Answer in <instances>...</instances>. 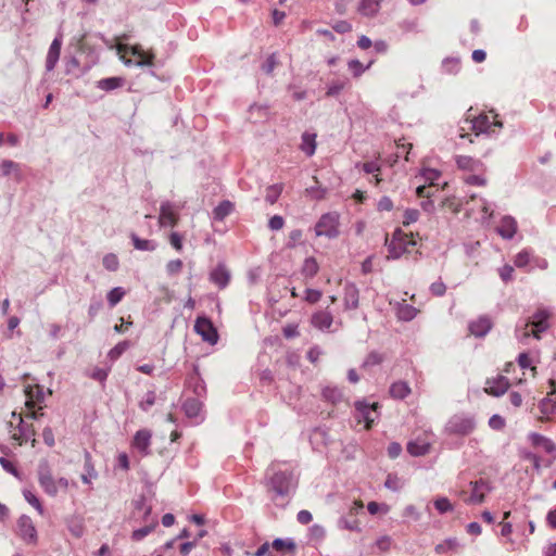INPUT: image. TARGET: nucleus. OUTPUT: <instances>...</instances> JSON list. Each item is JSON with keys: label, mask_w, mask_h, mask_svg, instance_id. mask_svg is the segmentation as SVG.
Returning a JSON list of instances; mask_svg holds the SVG:
<instances>
[{"label": "nucleus", "mask_w": 556, "mask_h": 556, "mask_svg": "<svg viewBox=\"0 0 556 556\" xmlns=\"http://www.w3.org/2000/svg\"><path fill=\"white\" fill-rule=\"evenodd\" d=\"M266 476L269 488L275 493L273 501L285 506L298 486L300 472L296 467L288 463H274L267 469Z\"/></svg>", "instance_id": "f257e3e1"}, {"label": "nucleus", "mask_w": 556, "mask_h": 556, "mask_svg": "<svg viewBox=\"0 0 556 556\" xmlns=\"http://www.w3.org/2000/svg\"><path fill=\"white\" fill-rule=\"evenodd\" d=\"M496 115L490 113H480L476 115L472 113V109H469L464 119L463 126L460 127V138H468L472 143L475 137H479L483 134L494 132L496 128L502 127V123L496 119Z\"/></svg>", "instance_id": "f03ea898"}, {"label": "nucleus", "mask_w": 556, "mask_h": 556, "mask_svg": "<svg viewBox=\"0 0 556 556\" xmlns=\"http://www.w3.org/2000/svg\"><path fill=\"white\" fill-rule=\"evenodd\" d=\"M420 237L418 233L405 232L401 228H396L389 239L386 236V245L388 248V260H397L403 255L418 254L420 247Z\"/></svg>", "instance_id": "7ed1b4c3"}, {"label": "nucleus", "mask_w": 556, "mask_h": 556, "mask_svg": "<svg viewBox=\"0 0 556 556\" xmlns=\"http://www.w3.org/2000/svg\"><path fill=\"white\" fill-rule=\"evenodd\" d=\"M552 313L546 308H538L531 314L520 327H517L516 334L520 341L529 338L541 340L542 334L551 328Z\"/></svg>", "instance_id": "20e7f679"}, {"label": "nucleus", "mask_w": 556, "mask_h": 556, "mask_svg": "<svg viewBox=\"0 0 556 556\" xmlns=\"http://www.w3.org/2000/svg\"><path fill=\"white\" fill-rule=\"evenodd\" d=\"M24 392H25V397H26V401H25L26 410L21 412L18 415L15 412L12 413V417L14 419H17L20 425L24 424L23 415L26 418H31V419L38 418V416L40 415L39 410L42 409L41 403L43 402V399H45L43 389L38 384L26 387Z\"/></svg>", "instance_id": "39448f33"}, {"label": "nucleus", "mask_w": 556, "mask_h": 556, "mask_svg": "<svg viewBox=\"0 0 556 556\" xmlns=\"http://www.w3.org/2000/svg\"><path fill=\"white\" fill-rule=\"evenodd\" d=\"M116 50L117 54L126 65H153L154 54L152 52L144 51L139 45L128 46L126 43H117Z\"/></svg>", "instance_id": "423d86ee"}, {"label": "nucleus", "mask_w": 556, "mask_h": 556, "mask_svg": "<svg viewBox=\"0 0 556 556\" xmlns=\"http://www.w3.org/2000/svg\"><path fill=\"white\" fill-rule=\"evenodd\" d=\"M38 480L40 486L50 496H55L60 490H66L70 485L68 480L65 478L54 480L51 470L46 463L39 465Z\"/></svg>", "instance_id": "0eeeda50"}, {"label": "nucleus", "mask_w": 556, "mask_h": 556, "mask_svg": "<svg viewBox=\"0 0 556 556\" xmlns=\"http://www.w3.org/2000/svg\"><path fill=\"white\" fill-rule=\"evenodd\" d=\"M354 406L355 419L357 422H364L365 429H370L379 417V404L377 402L368 403L367 401L363 400L355 402Z\"/></svg>", "instance_id": "6e6552de"}, {"label": "nucleus", "mask_w": 556, "mask_h": 556, "mask_svg": "<svg viewBox=\"0 0 556 556\" xmlns=\"http://www.w3.org/2000/svg\"><path fill=\"white\" fill-rule=\"evenodd\" d=\"M470 494L466 490L459 492V497L467 504H480L484 501L485 495L491 491L488 481L480 479L469 483Z\"/></svg>", "instance_id": "1a4fd4ad"}, {"label": "nucleus", "mask_w": 556, "mask_h": 556, "mask_svg": "<svg viewBox=\"0 0 556 556\" xmlns=\"http://www.w3.org/2000/svg\"><path fill=\"white\" fill-rule=\"evenodd\" d=\"M316 236H325L328 238H336L339 236V214L327 213L324 214L315 226Z\"/></svg>", "instance_id": "9d476101"}, {"label": "nucleus", "mask_w": 556, "mask_h": 556, "mask_svg": "<svg viewBox=\"0 0 556 556\" xmlns=\"http://www.w3.org/2000/svg\"><path fill=\"white\" fill-rule=\"evenodd\" d=\"M435 435L427 430H420L416 433L413 441L407 444V452H427L433 447Z\"/></svg>", "instance_id": "9b49d317"}, {"label": "nucleus", "mask_w": 556, "mask_h": 556, "mask_svg": "<svg viewBox=\"0 0 556 556\" xmlns=\"http://www.w3.org/2000/svg\"><path fill=\"white\" fill-rule=\"evenodd\" d=\"M194 330L202 339L211 344H215L218 340L217 330L212 321L206 317H198L194 324Z\"/></svg>", "instance_id": "f8f14e48"}, {"label": "nucleus", "mask_w": 556, "mask_h": 556, "mask_svg": "<svg viewBox=\"0 0 556 556\" xmlns=\"http://www.w3.org/2000/svg\"><path fill=\"white\" fill-rule=\"evenodd\" d=\"M17 532L24 541L28 543H36L37 531L30 517L23 515L18 518Z\"/></svg>", "instance_id": "ddd939ff"}, {"label": "nucleus", "mask_w": 556, "mask_h": 556, "mask_svg": "<svg viewBox=\"0 0 556 556\" xmlns=\"http://www.w3.org/2000/svg\"><path fill=\"white\" fill-rule=\"evenodd\" d=\"M539 409L541 415L540 420H549L551 416L556 414V389L554 388L540 404Z\"/></svg>", "instance_id": "4468645a"}, {"label": "nucleus", "mask_w": 556, "mask_h": 556, "mask_svg": "<svg viewBox=\"0 0 556 556\" xmlns=\"http://www.w3.org/2000/svg\"><path fill=\"white\" fill-rule=\"evenodd\" d=\"M485 384V392L493 396L503 395L509 388L508 379L502 375L496 378L488 379Z\"/></svg>", "instance_id": "2eb2a0df"}, {"label": "nucleus", "mask_w": 556, "mask_h": 556, "mask_svg": "<svg viewBox=\"0 0 556 556\" xmlns=\"http://www.w3.org/2000/svg\"><path fill=\"white\" fill-rule=\"evenodd\" d=\"M388 392L393 400H405L412 394V388L407 381L396 380L391 383Z\"/></svg>", "instance_id": "dca6fc26"}, {"label": "nucleus", "mask_w": 556, "mask_h": 556, "mask_svg": "<svg viewBox=\"0 0 556 556\" xmlns=\"http://www.w3.org/2000/svg\"><path fill=\"white\" fill-rule=\"evenodd\" d=\"M159 223L161 226L169 225V226L174 227L177 225L178 215L173 210L172 204L163 203L161 205Z\"/></svg>", "instance_id": "f3484780"}, {"label": "nucleus", "mask_w": 556, "mask_h": 556, "mask_svg": "<svg viewBox=\"0 0 556 556\" xmlns=\"http://www.w3.org/2000/svg\"><path fill=\"white\" fill-rule=\"evenodd\" d=\"M497 232L505 239H511L517 232V222L511 216H504L497 227Z\"/></svg>", "instance_id": "a211bd4d"}, {"label": "nucleus", "mask_w": 556, "mask_h": 556, "mask_svg": "<svg viewBox=\"0 0 556 556\" xmlns=\"http://www.w3.org/2000/svg\"><path fill=\"white\" fill-rule=\"evenodd\" d=\"M382 0H361L357 12L366 17H374L378 14Z\"/></svg>", "instance_id": "6ab92c4d"}, {"label": "nucleus", "mask_w": 556, "mask_h": 556, "mask_svg": "<svg viewBox=\"0 0 556 556\" xmlns=\"http://www.w3.org/2000/svg\"><path fill=\"white\" fill-rule=\"evenodd\" d=\"M457 167L462 170L478 172L483 169V163L468 155L456 156Z\"/></svg>", "instance_id": "aec40b11"}, {"label": "nucleus", "mask_w": 556, "mask_h": 556, "mask_svg": "<svg viewBox=\"0 0 556 556\" xmlns=\"http://www.w3.org/2000/svg\"><path fill=\"white\" fill-rule=\"evenodd\" d=\"M61 47H62V40L60 38H54L52 43L50 45L47 60H46V68L47 71H52L60 58L61 53Z\"/></svg>", "instance_id": "412c9836"}, {"label": "nucleus", "mask_w": 556, "mask_h": 556, "mask_svg": "<svg viewBox=\"0 0 556 556\" xmlns=\"http://www.w3.org/2000/svg\"><path fill=\"white\" fill-rule=\"evenodd\" d=\"M491 327H492V323H491L490 318L482 316V317H479L477 320L470 323L469 331L471 334H473L476 337H483L489 332Z\"/></svg>", "instance_id": "4be33fe9"}, {"label": "nucleus", "mask_w": 556, "mask_h": 556, "mask_svg": "<svg viewBox=\"0 0 556 556\" xmlns=\"http://www.w3.org/2000/svg\"><path fill=\"white\" fill-rule=\"evenodd\" d=\"M210 278L212 282L223 289L229 283L230 274L224 265H218L212 270Z\"/></svg>", "instance_id": "5701e85b"}, {"label": "nucleus", "mask_w": 556, "mask_h": 556, "mask_svg": "<svg viewBox=\"0 0 556 556\" xmlns=\"http://www.w3.org/2000/svg\"><path fill=\"white\" fill-rule=\"evenodd\" d=\"M332 315L327 311L316 312L311 318L312 325L320 330L329 329L332 325Z\"/></svg>", "instance_id": "b1692460"}, {"label": "nucleus", "mask_w": 556, "mask_h": 556, "mask_svg": "<svg viewBox=\"0 0 556 556\" xmlns=\"http://www.w3.org/2000/svg\"><path fill=\"white\" fill-rule=\"evenodd\" d=\"M529 439L533 448L543 450L544 452H554L556 448L555 444L544 435L532 433Z\"/></svg>", "instance_id": "393cba45"}, {"label": "nucleus", "mask_w": 556, "mask_h": 556, "mask_svg": "<svg viewBox=\"0 0 556 556\" xmlns=\"http://www.w3.org/2000/svg\"><path fill=\"white\" fill-rule=\"evenodd\" d=\"M0 168L3 176L13 175L16 181L22 180V172L20 164L10 160H5L1 163Z\"/></svg>", "instance_id": "a878e982"}, {"label": "nucleus", "mask_w": 556, "mask_h": 556, "mask_svg": "<svg viewBox=\"0 0 556 556\" xmlns=\"http://www.w3.org/2000/svg\"><path fill=\"white\" fill-rule=\"evenodd\" d=\"M300 149L308 156H312L316 150V135L304 132L302 135V143Z\"/></svg>", "instance_id": "bb28decb"}, {"label": "nucleus", "mask_w": 556, "mask_h": 556, "mask_svg": "<svg viewBox=\"0 0 556 556\" xmlns=\"http://www.w3.org/2000/svg\"><path fill=\"white\" fill-rule=\"evenodd\" d=\"M418 309L414 306L406 303V300L403 299V303L399 304L397 307V317L401 320L409 321L417 315Z\"/></svg>", "instance_id": "cd10ccee"}, {"label": "nucleus", "mask_w": 556, "mask_h": 556, "mask_svg": "<svg viewBox=\"0 0 556 556\" xmlns=\"http://www.w3.org/2000/svg\"><path fill=\"white\" fill-rule=\"evenodd\" d=\"M151 433L148 430H139L134 438V446L140 451L148 448Z\"/></svg>", "instance_id": "c85d7f7f"}, {"label": "nucleus", "mask_w": 556, "mask_h": 556, "mask_svg": "<svg viewBox=\"0 0 556 556\" xmlns=\"http://www.w3.org/2000/svg\"><path fill=\"white\" fill-rule=\"evenodd\" d=\"M319 270V265L314 257L305 258L302 266V275L305 278H313Z\"/></svg>", "instance_id": "c756f323"}, {"label": "nucleus", "mask_w": 556, "mask_h": 556, "mask_svg": "<svg viewBox=\"0 0 556 556\" xmlns=\"http://www.w3.org/2000/svg\"><path fill=\"white\" fill-rule=\"evenodd\" d=\"M271 548L276 552H293L295 543L291 539H276L271 543Z\"/></svg>", "instance_id": "7c9ffc66"}, {"label": "nucleus", "mask_w": 556, "mask_h": 556, "mask_svg": "<svg viewBox=\"0 0 556 556\" xmlns=\"http://www.w3.org/2000/svg\"><path fill=\"white\" fill-rule=\"evenodd\" d=\"M323 397L332 404H337L342 401L343 394L338 388L326 387L323 390Z\"/></svg>", "instance_id": "2f4dec72"}, {"label": "nucleus", "mask_w": 556, "mask_h": 556, "mask_svg": "<svg viewBox=\"0 0 556 556\" xmlns=\"http://www.w3.org/2000/svg\"><path fill=\"white\" fill-rule=\"evenodd\" d=\"M283 190L282 184H275L266 188L265 200L269 204H275Z\"/></svg>", "instance_id": "473e14b6"}, {"label": "nucleus", "mask_w": 556, "mask_h": 556, "mask_svg": "<svg viewBox=\"0 0 556 556\" xmlns=\"http://www.w3.org/2000/svg\"><path fill=\"white\" fill-rule=\"evenodd\" d=\"M233 211V204L230 201H223L214 208V217L223 220Z\"/></svg>", "instance_id": "72a5a7b5"}, {"label": "nucleus", "mask_w": 556, "mask_h": 556, "mask_svg": "<svg viewBox=\"0 0 556 556\" xmlns=\"http://www.w3.org/2000/svg\"><path fill=\"white\" fill-rule=\"evenodd\" d=\"M123 85V79L119 77L103 78L98 81V87L105 91H111L119 88Z\"/></svg>", "instance_id": "f704fd0d"}, {"label": "nucleus", "mask_w": 556, "mask_h": 556, "mask_svg": "<svg viewBox=\"0 0 556 556\" xmlns=\"http://www.w3.org/2000/svg\"><path fill=\"white\" fill-rule=\"evenodd\" d=\"M98 477L97 471L94 470L91 459L89 455L86 457L85 460V472L81 475V480L84 483L91 485L92 480Z\"/></svg>", "instance_id": "c9c22d12"}, {"label": "nucleus", "mask_w": 556, "mask_h": 556, "mask_svg": "<svg viewBox=\"0 0 556 556\" xmlns=\"http://www.w3.org/2000/svg\"><path fill=\"white\" fill-rule=\"evenodd\" d=\"M131 240H132L135 249L140 250V251H154L156 248V244L153 241L147 240V239H140L135 233L131 235Z\"/></svg>", "instance_id": "e433bc0d"}, {"label": "nucleus", "mask_w": 556, "mask_h": 556, "mask_svg": "<svg viewBox=\"0 0 556 556\" xmlns=\"http://www.w3.org/2000/svg\"><path fill=\"white\" fill-rule=\"evenodd\" d=\"M156 525H157V521L155 519H153L150 525H147L142 528L135 530L131 534V539L134 541H141L142 539H144L148 534H150L154 530Z\"/></svg>", "instance_id": "4c0bfd02"}, {"label": "nucleus", "mask_w": 556, "mask_h": 556, "mask_svg": "<svg viewBox=\"0 0 556 556\" xmlns=\"http://www.w3.org/2000/svg\"><path fill=\"white\" fill-rule=\"evenodd\" d=\"M68 531L75 538H81L85 533V526L81 519H72L68 522Z\"/></svg>", "instance_id": "58836bf2"}, {"label": "nucleus", "mask_w": 556, "mask_h": 556, "mask_svg": "<svg viewBox=\"0 0 556 556\" xmlns=\"http://www.w3.org/2000/svg\"><path fill=\"white\" fill-rule=\"evenodd\" d=\"M404 480L397 477L396 475L389 473L386 479L384 485L389 490L399 491L404 486Z\"/></svg>", "instance_id": "ea45409f"}, {"label": "nucleus", "mask_w": 556, "mask_h": 556, "mask_svg": "<svg viewBox=\"0 0 556 556\" xmlns=\"http://www.w3.org/2000/svg\"><path fill=\"white\" fill-rule=\"evenodd\" d=\"M23 495L25 500L40 514H45L43 506L41 505L39 498L30 491V490H24Z\"/></svg>", "instance_id": "a19ab883"}, {"label": "nucleus", "mask_w": 556, "mask_h": 556, "mask_svg": "<svg viewBox=\"0 0 556 556\" xmlns=\"http://www.w3.org/2000/svg\"><path fill=\"white\" fill-rule=\"evenodd\" d=\"M128 348L129 342L122 341L109 351L108 356L110 357L111 361H116Z\"/></svg>", "instance_id": "79ce46f5"}, {"label": "nucleus", "mask_w": 556, "mask_h": 556, "mask_svg": "<svg viewBox=\"0 0 556 556\" xmlns=\"http://www.w3.org/2000/svg\"><path fill=\"white\" fill-rule=\"evenodd\" d=\"M125 295V291L121 287L113 288L108 293V302L111 307L115 306L118 302L122 301L123 296Z\"/></svg>", "instance_id": "37998d69"}, {"label": "nucleus", "mask_w": 556, "mask_h": 556, "mask_svg": "<svg viewBox=\"0 0 556 556\" xmlns=\"http://www.w3.org/2000/svg\"><path fill=\"white\" fill-rule=\"evenodd\" d=\"M457 546H458V543L455 539H447L444 542H442L435 546V552L438 554H444L450 551L456 549Z\"/></svg>", "instance_id": "c03bdc74"}, {"label": "nucleus", "mask_w": 556, "mask_h": 556, "mask_svg": "<svg viewBox=\"0 0 556 556\" xmlns=\"http://www.w3.org/2000/svg\"><path fill=\"white\" fill-rule=\"evenodd\" d=\"M102 263H103V266L110 271H115L118 268V264H119L117 256L113 253L106 254L103 257Z\"/></svg>", "instance_id": "a18cd8bd"}, {"label": "nucleus", "mask_w": 556, "mask_h": 556, "mask_svg": "<svg viewBox=\"0 0 556 556\" xmlns=\"http://www.w3.org/2000/svg\"><path fill=\"white\" fill-rule=\"evenodd\" d=\"M383 361L382 356L377 352H371L367 355L363 363V368L372 367L381 364Z\"/></svg>", "instance_id": "49530a36"}, {"label": "nucleus", "mask_w": 556, "mask_h": 556, "mask_svg": "<svg viewBox=\"0 0 556 556\" xmlns=\"http://www.w3.org/2000/svg\"><path fill=\"white\" fill-rule=\"evenodd\" d=\"M419 218V212L418 210H415V208H407L405 212H404V215H403V225L404 226H408L415 222H417Z\"/></svg>", "instance_id": "de8ad7c7"}, {"label": "nucleus", "mask_w": 556, "mask_h": 556, "mask_svg": "<svg viewBox=\"0 0 556 556\" xmlns=\"http://www.w3.org/2000/svg\"><path fill=\"white\" fill-rule=\"evenodd\" d=\"M529 263H530V253L528 251H526V250L519 252L515 256L514 264L518 268H522V267L527 266Z\"/></svg>", "instance_id": "09e8293b"}, {"label": "nucleus", "mask_w": 556, "mask_h": 556, "mask_svg": "<svg viewBox=\"0 0 556 556\" xmlns=\"http://www.w3.org/2000/svg\"><path fill=\"white\" fill-rule=\"evenodd\" d=\"M434 506L440 514L451 511L453 509L452 504L446 497H439L434 501Z\"/></svg>", "instance_id": "8fccbe9b"}, {"label": "nucleus", "mask_w": 556, "mask_h": 556, "mask_svg": "<svg viewBox=\"0 0 556 556\" xmlns=\"http://www.w3.org/2000/svg\"><path fill=\"white\" fill-rule=\"evenodd\" d=\"M464 181H465V184L471 185V186H485V184H486V179L484 176L473 175V174L465 176Z\"/></svg>", "instance_id": "3c124183"}, {"label": "nucleus", "mask_w": 556, "mask_h": 556, "mask_svg": "<svg viewBox=\"0 0 556 556\" xmlns=\"http://www.w3.org/2000/svg\"><path fill=\"white\" fill-rule=\"evenodd\" d=\"M182 261L181 260H173V261H169L166 265V271L168 275L170 276H174L178 273H180V270L182 269Z\"/></svg>", "instance_id": "603ef678"}, {"label": "nucleus", "mask_w": 556, "mask_h": 556, "mask_svg": "<svg viewBox=\"0 0 556 556\" xmlns=\"http://www.w3.org/2000/svg\"><path fill=\"white\" fill-rule=\"evenodd\" d=\"M348 65L354 77H359L366 70V67L358 60H351Z\"/></svg>", "instance_id": "864d4df0"}, {"label": "nucleus", "mask_w": 556, "mask_h": 556, "mask_svg": "<svg viewBox=\"0 0 556 556\" xmlns=\"http://www.w3.org/2000/svg\"><path fill=\"white\" fill-rule=\"evenodd\" d=\"M430 291L435 296H442L446 292V286L442 280H438L431 283Z\"/></svg>", "instance_id": "5fc2aeb1"}, {"label": "nucleus", "mask_w": 556, "mask_h": 556, "mask_svg": "<svg viewBox=\"0 0 556 556\" xmlns=\"http://www.w3.org/2000/svg\"><path fill=\"white\" fill-rule=\"evenodd\" d=\"M323 296L321 291L315 290V289H306L305 291V301L315 304L317 303Z\"/></svg>", "instance_id": "6e6d98bb"}, {"label": "nucleus", "mask_w": 556, "mask_h": 556, "mask_svg": "<svg viewBox=\"0 0 556 556\" xmlns=\"http://www.w3.org/2000/svg\"><path fill=\"white\" fill-rule=\"evenodd\" d=\"M298 325L296 324H287L283 328H282V333L285 336V338L287 339H292V338H295L300 334L299 332V329H298Z\"/></svg>", "instance_id": "4d7b16f0"}, {"label": "nucleus", "mask_w": 556, "mask_h": 556, "mask_svg": "<svg viewBox=\"0 0 556 556\" xmlns=\"http://www.w3.org/2000/svg\"><path fill=\"white\" fill-rule=\"evenodd\" d=\"M326 531L319 525H314L309 528V535L315 541H321L325 538Z\"/></svg>", "instance_id": "13d9d810"}, {"label": "nucleus", "mask_w": 556, "mask_h": 556, "mask_svg": "<svg viewBox=\"0 0 556 556\" xmlns=\"http://www.w3.org/2000/svg\"><path fill=\"white\" fill-rule=\"evenodd\" d=\"M277 64V56L275 53H273L266 59L265 63L263 64V71L266 74H271Z\"/></svg>", "instance_id": "bf43d9fd"}, {"label": "nucleus", "mask_w": 556, "mask_h": 556, "mask_svg": "<svg viewBox=\"0 0 556 556\" xmlns=\"http://www.w3.org/2000/svg\"><path fill=\"white\" fill-rule=\"evenodd\" d=\"M518 364L522 369L530 368L533 372V376L535 375L536 368L534 366H531V358L528 354L521 353L518 357Z\"/></svg>", "instance_id": "052dcab7"}, {"label": "nucleus", "mask_w": 556, "mask_h": 556, "mask_svg": "<svg viewBox=\"0 0 556 556\" xmlns=\"http://www.w3.org/2000/svg\"><path fill=\"white\" fill-rule=\"evenodd\" d=\"M514 271V267L511 265L506 264L500 268L498 274L502 280L507 282L513 279Z\"/></svg>", "instance_id": "680f3d73"}, {"label": "nucleus", "mask_w": 556, "mask_h": 556, "mask_svg": "<svg viewBox=\"0 0 556 556\" xmlns=\"http://www.w3.org/2000/svg\"><path fill=\"white\" fill-rule=\"evenodd\" d=\"M323 355V351L318 346H313L307 352V359L313 364L317 365L320 356Z\"/></svg>", "instance_id": "e2e57ef3"}, {"label": "nucleus", "mask_w": 556, "mask_h": 556, "mask_svg": "<svg viewBox=\"0 0 556 556\" xmlns=\"http://www.w3.org/2000/svg\"><path fill=\"white\" fill-rule=\"evenodd\" d=\"M344 87H345L344 81H334L328 87L326 94L328 97L337 96L341 92V90L344 89Z\"/></svg>", "instance_id": "0e129e2a"}, {"label": "nucleus", "mask_w": 556, "mask_h": 556, "mask_svg": "<svg viewBox=\"0 0 556 556\" xmlns=\"http://www.w3.org/2000/svg\"><path fill=\"white\" fill-rule=\"evenodd\" d=\"M489 426L494 430H501L505 427V419L500 415H493L489 420Z\"/></svg>", "instance_id": "69168bd1"}, {"label": "nucleus", "mask_w": 556, "mask_h": 556, "mask_svg": "<svg viewBox=\"0 0 556 556\" xmlns=\"http://www.w3.org/2000/svg\"><path fill=\"white\" fill-rule=\"evenodd\" d=\"M377 208L380 212H390L393 208V202L389 197H382L377 204Z\"/></svg>", "instance_id": "338daca9"}, {"label": "nucleus", "mask_w": 556, "mask_h": 556, "mask_svg": "<svg viewBox=\"0 0 556 556\" xmlns=\"http://www.w3.org/2000/svg\"><path fill=\"white\" fill-rule=\"evenodd\" d=\"M271 544H269L268 542H265L264 544H262L257 551L253 554V556H274L271 554Z\"/></svg>", "instance_id": "774afa93"}]
</instances>
